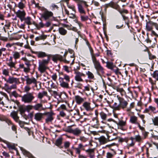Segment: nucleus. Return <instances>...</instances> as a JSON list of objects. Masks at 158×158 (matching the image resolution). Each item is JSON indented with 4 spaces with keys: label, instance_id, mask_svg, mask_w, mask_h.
<instances>
[{
    "label": "nucleus",
    "instance_id": "obj_1",
    "mask_svg": "<svg viewBox=\"0 0 158 158\" xmlns=\"http://www.w3.org/2000/svg\"><path fill=\"white\" fill-rule=\"evenodd\" d=\"M40 10L42 11L40 14L41 17L45 20H54L55 19L54 14L52 11L48 10L47 8L42 7Z\"/></svg>",
    "mask_w": 158,
    "mask_h": 158
},
{
    "label": "nucleus",
    "instance_id": "obj_2",
    "mask_svg": "<svg viewBox=\"0 0 158 158\" xmlns=\"http://www.w3.org/2000/svg\"><path fill=\"white\" fill-rule=\"evenodd\" d=\"M64 52H60V54H63L62 55L61 61L64 62L69 64L71 63V64H73L74 63L75 57L70 55L68 54L67 51H64Z\"/></svg>",
    "mask_w": 158,
    "mask_h": 158
},
{
    "label": "nucleus",
    "instance_id": "obj_3",
    "mask_svg": "<svg viewBox=\"0 0 158 158\" xmlns=\"http://www.w3.org/2000/svg\"><path fill=\"white\" fill-rule=\"evenodd\" d=\"M118 100L119 101L118 105L114 107V109L116 110H119L121 108L123 109L126 108L128 104V102L123 98L120 97L119 95L116 96Z\"/></svg>",
    "mask_w": 158,
    "mask_h": 158
},
{
    "label": "nucleus",
    "instance_id": "obj_4",
    "mask_svg": "<svg viewBox=\"0 0 158 158\" xmlns=\"http://www.w3.org/2000/svg\"><path fill=\"white\" fill-rule=\"evenodd\" d=\"M92 61L98 75L101 76L104 74V69L96 58L93 57Z\"/></svg>",
    "mask_w": 158,
    "mask_h": 158
},
{
    "label": "nucleus",
    "instance_id": "obj_5",
    "mask_svg": "<svg viewBox=\"0 0 158 158\" xmlns=\"http://www.w3.org/2000/svg\"><path fill=\"white\" fill-rule=\"evenodd\" d=\"M50 59L48 57L46 60L44 59L39 63L38 70L41 73L44 72L47 69L46 65L49 62Z\"/></svg>",
    "mask_w": 158,
    "mask_h": 158
},
{
    "label": "nucleus",
    "instance_id": "obj_6",
    "mask_svg": "<svg viewBox=\"0 0 158 158\" xmlns=\"http://www.w3.org/2000/svg\"><path fill=\"white\" fill-rule=\"evenodd\" d=\"M22 101L25 103H30L34 99L33 93H29L21 96Z\"/></svg>",
    "mask_w": 158,
    "mask_h": 158
},
{
    "label": "nucleus",
    "instance_id": "obj_7",
    "mask_svg": "<svg viewBox=\"0 0 158 158\" xmlns=\"http://www.w3.org/2000/svg\"><path fill=\"white\" fill-rule=\"evenodd\" d=\"M54 114H55L52 111L50 112H44V116H46V118L45 119L46 123H48L49 122H52L54 119L53 116Z\"/></svg>",
    "mask_w": 158,
    "mask_h": 158
},
{
    "label": "nucleus",
    "instance_id": "obj_8",
    "mask_svg": "<svg viewBox=\"0 0 158 158\" xmlns=\"http://www.w3.org/2000/svg\"><path fill=\"white\" fill-rule=\"evenodd\" d=\"M117 2H118L115 3L113 1H111L110 2L105 4L104 5L105 10H106L108 8L111 7L118 10L120 6L118 4H117Z\"/></svg>",
    "mask_w": 158,
    "mask_h": 158
},
{
    "label": "nucleus",
    "instance_id": "obj_9",
    "mask_svg": "<svg viewBox=\"0 0 158 158\" xmlns=\"http://www.w3.org/2000/svg\"><path fill=\"white\" fill-rule=\"evenodd\" d=\"M153 26V22L149 21L147 23L146 27V29L148 31H151L152 34L154 35L158 36V35L152 30Z\"/></svg>",
    "mask_w": 158,
    "mask_h": 158
},
{
    "label": "nucleus",
    "instance_id": "obj_10",
    "mask_svg": "<svg viewBox=\"0 0 158 158\" xmlns=\"http://www.w3.org/2000/svg\"><path fill=\"white\" fill-rule=\"evenodd\" d=\"M25 80L26 82V84L30 85L31 84H33L35 85H37V81L36 80L34 77H32L31 78L29 77L28 76H25Z\"/></svg>",
    "mask_w": 158,
    "mask_h": 158
},
{
    "label": "nucleus",
    "instance_id": "obj_11",
    "mask_svg": "<svg viewBox=\"0 0 158 158\" xmlns=\"http://www.w3.org/2000/svg\"><path fill=\"white\" fill-rule=\"evenodd\" d=\"M66 131L73 134L76 136L79 135L81 133V131L79 128H77L74 129H73L70 127L68 128Z\"/></svg>",
    "mask_w": 158,
    "mask_h": 158
},
{
    "label": "nucleus",
    "instance_id": "obj_12",
    "mask_svg": "<svg viewBox=\"0 0 158 158\" xmlns=\"http://www.w3.org/2000/svg\"><path fill=\"white\" fill-rule=\"evenodd\" d=\"M48 56L49 59L52 58V60L55 62H56L58 60L61 61L62 55L61 54H56L52 55L49 54Z\"/></svg>",
    "mask_w": 158,
    "mask_h": 158
},
{
    "label": "nucleus",
    "instance_id": "obj_13",
    "mask_svg": "<svg viewBox=\"0 0 158 158\" xmlns=\"http://www.w3.org/2000/svg\"><path fill=\"white\" fill-rule=\"evenodd\" d=\"M15 13L17 17L19 18L21 21L24 18L26 15V13L24 10H19L17 12H15Z\"/></svg>",
    "mask_w": 158,
    "mask_h": 158
},
{
    "label": "nucleus",
    "instance_id": "obj_14",
    "mask_svg": "<svg viewBox=\"0 0 158 158\" xmlns=\"http://www.w3.org/2000/svg\"><path fill=\"white\" fill-rule=\"evenodd\" d=\"M72 148L74 150L76 153L78 154L79 156L81 155L80 153L81 150H85V146L82 143H79L78 144V146L77 148L73 147Z\"/></svg>",
    "mask_w": 158,
    "mask_h": 158
},
{
    "label": "nucleus",
    "instance_id": "obj_15",
    "mask_svg": "<svg viewBox=\"0 0 158 158\" xmlns=\"http://www.w3.org/2000/svg\"><path fill=\"white\" fill-rule=\"evenodd\" d=\"M100 117L102 121L101 122L103 123L106 124L107 121L111 122V121H109L108 120L110 118H108L107 115L105 113L103 112H101L99 114Z\"/></svg>",
    "mask_w": 158,
    "mask_h": 158
},
{
    "label": "nucleus",
    "instance_id": "obj_16",
    "mask_svg": "<svg viewBox=\"0 0 158 158\" xmlns=\"http://www.w3.org/2000/svg\"><path fill=\"white\" fill-rule=\"evenodd\" d=\"M44 118V113L38 112L34 115V119L37 121H41Z\"/></svg>",
    "mask_w": 158,
    "mask_h": 158
},
{
    "label": "nucleus",
    "instance_id": "obj_17",
    "mask_svg": "<svg viewBox=\"0 0 158 158\" xmlns=\"http://www.w3.org/2000/svg\"><path fill=\"white\" fill-rule=\"evenodd\" d=\"M0 142H2L5 143L6 144L7 146V147L9 150H16V148L14 144L11 143L6 140H3L0 137Z\"/></svg>",
    "mask_w": 158,
    "mask_h": 158
},
{
    "label": "nucleus",
    "instance_id": "obj_18",
    "mask_svg": "<svg viewBox=\"0 0 158 158\" xmlns=\"http://www.w3.org/2000/svg\"><path fill=\"white\" fill-rule=\"evenodd\" d=\"M90 123L92 127H93L96 128H98L99 126V121L96 118H93Z\"/></svg>",
    "mask_w": 158,
    "mask_h": 158
},
{
    "label": "nucleus",
    "instance_id": "obj_19",
    "mask_svg": "<svg viewBox=\"0 0 158 158\" xmlns=\"http://www.w3.org/2000/svg\"><path fill=\"white\" fill-rule=\"evenodd\" d=\"M91 103L87 102H84L82 105L83 108L87 111H91L93 110L91 106Z\"/></svg>",
    "mask_w": 158,
    "mask_h": 158
},
{
    "label": "nucleus",
    "instance_id": "obj_20",
    "mask_svg": "<svg viewBox=\"0 0 158 158\" xmlns=\"http://www.w3.org/2000/svg\"><path fill=\"white\" fill-rule=\"evenodd\" d=\"M75 74V80L78 81H83V80L81 78L82 76L85 77V75L82 73L80 72H77L74 73Z\"/></svg>",
    "mask_w": 158,
    "mask_h": 158
},
{
    "label": "nucleus",
    "instance_id": "obj_21",
    "mask_svg": "<svg viewBox=\"0 0 158 158\" xmlns=\"http://www.w3.org/2000/svg\"><path fill=\"white\" fill-rule=\"evenodd\" d=\"M85 98H83L78 95L75 96V100L78 105H80L84 102Z\"/></svg>",
    "mask_w": 158,
    "mask_h": 158
},
{
    "label": "nucleus",
    "instance_id": "obj_22",
    "mask_svg": "<svg viewBox=\"0 0 158 158\" xmlns=\"http://www.w3.org/2000/svg\"><path fill=\"white\" fill-rule=\"evenodd\" d=\"M109 121H112L116 123L117 125L121 127L125 126L126 124V122L123 120H119L118 122H117L112 118H110L108 120Z\"/></svg>",
    "mask_w": 158,
    "mask_h": 158
},
{
    "label": "nucleus",
    "instance_id": "obj_23",
    "mask_svg": "<svg viewBox=\"0 0 158 158\" xmlns=\"http://www.w3.org/2000/svg\"><path fill=\"white\" fill-rule=\"evenodd\" d=\"M35 54L39 58H43L46 57L48 58L49 55V54H47L45 52L42 51L36 52Z\"/></svg>",
    "mask_w": 158,
    "mask_h": 158
},
{
    "label": "nucleus",
    "instance_id": "obj_24",
    "mask_svg": "<svg viewBox=\"0 0 158 158\" xmlns=\"http://www.w3.org/2000/svg\"><path fill=\"white\" fill-rule=\"evenodd\" d=\"M33 109L35 110L39 111L44 110V108L43 107V104L41 103H37L33 106Z\"/></svg>",
    "mask_w": 158,
    "mask_h": 158
},
{
    "label": "nucleus",
    "instance_id": "obj_25",
    "mask_svg": "<svg viewBox=\"0 0 158 158\" xmlns=\"http://www.w3.org/2000/svg\"><path fill=\"white\" fill-rule=\"evenodd\" d=\"M60 7L57 3H52L49 6V8L52 12L56 11L59 10Z\"/></svg>",
    "mask_w": 158,
    "mask_h": 158
},
{
    "label": "nucleus",
    "instance_id": "obj_26",
    "mask_svg": "<svg viewBox=\"0 0 158 158\" xmlns=\"http://www.w3.org/2000/svg\"><path fill=\"white\" fill-rule=\"evenodd\" d=\"M19 82V79L18 78L13 77H10L7 81V83L11 84L14 83L15 84H17Z\"/></svg>",
    "mask_w": 158,
    "mask_h": 158
},
{
    "label": "nucleus",
    "instance_id": "obj_27",
    "mask_svg": "<svg viewBox=\"0 0 158 158\" xmlns=\"http://www.w3.org/2000/svg\"><path fill=\"white\" fill-rule=\"evenodd\" d=\"M26 2V0H21L17 5V6L21 10H23L25 7Z\"/></svg>",
    "mask_w": 158,
    "mask_h": 158
},
{
    "label": "nucleus",
    "instance_id": "obj_28",
    "mask_svg": "<svg viewBox=\"0 0 158 158\" xmlns=\"http://www.w3.org/2000/svg\"><path fill=\"white\" fill-rule=\"evenodd\" d=\"M18 111H13L10 114V116L16 122L19 121V117L18 116Z\"/></svg>",
    "mask_w": 158,
    "mask_h": 158
},
{
    "label": "nucleus",
    "instance_id": "obj_29",
    "mask_svg": "<svg viewBox=\"0 0 158 158\" xmlns=\"http://www.w3.org/2000/svg\"><path fill=\"white\" fill-rule=\"evenodd\" d=\"M130 122L132 124L136 125H137L139 123L138 121V118L135 115L130 117Z\"/></svg>",
    "mask_w": 158,
    "mask_h": 158
},
{
    "label": "nucleus",
    "instance_id": "obj_30",
    "mask_svg": "<svg viewBox=\"0 0 158 158\" xmlns=\"http://www.w3.org/2000/svg\"><path fill=\"white\" fill-rule=\"evenodd\" d=\"M129 141H128L127 143V148H129L130 147H133L134 146L135 144V142H133L134 137H131L130 138H128Z\"/></svg>",
    "mask_w": 158,
    "mask_h": 158
},
{
    "label": "nucleus",
    "instance_id": "obj_31",
    "mask_svg": "<svg viewBox=\"0 0 158 158\" xmlns=\"http://www.w3.org/2000/svg\"><path fill=\"white\" fill-rule=\"evenodd\" d=\"M78 11L81 14H86V11L82 6V3H81L77 6Z\"/></svg>",
    "mask_w": 158,
    "mask_h": 158
},
{
    "label": "nucleus",
    "instance_id": "obj_32",
    "mask_svg": "<svg viewBox=\"0 0 158 158\" xmlns=\"http://www.w3.org/2000/svg\"><path fill=\"white\" fill-rule=\"evenodd\" d=\"M98 140L101 144H104L108 141L107 139L104 136H101L98 138Z\"/></svg>",
    "mask_w": 158,
    "mask_h": 158
},
{
    "label": "nucleus",
    "instance_id": "obj_33",
    "mask_svg": "<svg viewBox=\"0 0 158 158\" xmlns=\"http://www.w3.org/2000/svg\"><path fill=\"white\" fill-rule=\"evenodd\" d=\"M48 96V93L46 91H43L42 92H39L37 95V98L40 100H41L43 98L44 96Z\"/></svg>",
    "mask_w": 158,
    "mask_h": 158
},
{
    "label": "nucleus",
    "instance_id": "obj_34",
    "mask_svg": "<svg viewBox=\"0 0 158 158\" xmlns=\"http://www.w3.org/2000/svg\"><path fill=\"white\" fill-rule=\"evenodd\" d=\"M60 82V86L64 88L68 89L69 87V84L68 82L66 81H64L63 80H61Z\"/></svg>",
    "mask_w": 158,
    "mask_h": 158
},
{
    "label": "nucleus",
    "instance_id": "obj_35",
    "mask_svg": "<svg viewBox=\"0 0 158 158\" xmlns=\"http://www.w3.org/2000/svg\"><path fill=\"white\" fill-rule=\"evenodd\" d=\"M17 84H14L10 86H9L5 84V87L6 88L7 90L8 91H10L12 89H15L17 88Z\"/></svg>",
    "mask_w": 158,
    "mask_h": 158
},
{
    "label": "nucleus",
    "instance_id": "obj_36",
    "mask_svg": "<svg viewBox=\"0 0 158 158\" xmlns=\"http://www.w3.org/2000/svg\"><path fill=\"white\" fill-rule=\"evenodd\" d=\"M31 18L30 17H27L26 18L25 17L21 21L22 22L23 21H24V23H26L28 25H31L32 24L31 22Z\"/></svg>",
    "mask_w": 158,
    "mask_h": 158
},
{
    "label": "nucleus",
    "instance_id": "obj_37",
    "mask_svg": "<svg viewBox=\"0 0 158 158\" xmlns=\"http://www.w3.org/2000/svg\"><path fill=\"white\" fill-rule=\"evenodd\" d=\"M62 141L63 139L62 137L59 138L56 140L55 143V144L60 148H62V147H61V145L62 143Z\"/></svg>",
    "mask_w": 158,
    "mask_h": 158
},
{
    "label": "nucleus",
    "instance_id": "obj_38",
    "mask_svg": "<svg viewBox=\"0 0 158 158\" xmlns=\"http://www.w3.org/2000/svg\"><path fill=\"white\" fill-rule=\"evenodd\" d=\"M59 33L63 35H65L67 33V31L63 27H60L58 29Z\"/></svg>",
    "mask_w": 158,
    "mask_h": 158
},
{
    "label": "nucleus",
    "instance_id": "obj_39",
    "mask_svg": "<svg viewBox=\"0 0 158 158\" xmlns=\"http://www.w3.org/2000/svg\"><path fill=\"white\" fill-rule=\"evenodd\" d=\"M63 77H60L59 80L60 81V82L61 80L64 81L65 80L66 81L69 82L70 81V78L69 76L67 75L66 74H63Z\"/></svg>",
    "mask_w": 158,
    "mask_h": 158
},
{
    "label": "nucleus",
    "instance_id": "obj_40",
    "mask_svg": "<svg viewBox=\"0 0 158 158\" xmlns=\"http://www.w3.org/2000/svg\"><path fill=\"white\" fill-rule=\"evenodd\" d=\"M85 14H80L81 19L82 21H86L89 19V17Z\"/></svg>",
    "mask_w": 158,
    "mask_h": 158
},
{
    "label": "nucleus",
    "instance_id": "obj_41",
    "mask_svg": "<svg viewBox=\"0 0 158 158\" xmlns=\"http://www.w3.org/2000/svg\"><path fill=\"white\" fill-rule=\"evenodd\" d=\"M65 51H67L68 54L75 58V52L73 49L69 48L68 50H66Z\"/></svg>",
    "mask_w": 158,
    "mask_h": 158
},
{
    "label": "nucleus",
    "instance_id": "obj_42",
    "mask_svg": "<svg viewBox=\"0 0 158 158\" xmlns=\"http://www.w3.org/2000/svg\"><path fill=\"white\" fill-rule=\"evenodd\" d=\"M47 37V36L46 35H41L39 36L36 37L35 38V40L36 41H38L41 40H44Z\"/></svg>",
    "mask_w": 158,
    "mask_h": 158
},
{
    "label": "nucleus",
    "instance_id": "obj_43",
    "mask_svg": "<svg viewBox=\"0 0 158 158\" xmlns=\"http://www.w3.org/2000/svg\"><path fill=\"white\" fill-rule=\"evenodd\" d=\"M86 74L88 76V78L90 79H93L94 78V75L93 74L89 71H87Z\"/></svg>",
    "mask_w": 158,
    "mask_h": 158
},
{
    "label": "nucleus",
    "instance_id": "obj_44",
    "mask_svg": "<svg viewBox=\"0 0 158 158\" xmlns=\"http://www.w3.org/2000/svg\"><path fill=\"white\" fill-rule=\"evenodd\" d=\"M13 56L15 60L19 58L20 56V53L17 52H13Z\"/></svg>",
    "mask_w": 158,
    "mask_h": 158
},
{
    "label": "nucleus",
    "instance_id": "obj_45",
    "mask_svg": "<svg viewBox=\"0 0 158 158\" xmlns=\"http://www.w3.org/2000/svg\"><path fill=\"white\" fill-rule=\"evenodd\" d=\"M143 138L139 135H136L134 138V139H135L136 142H140L142 141Z\"/></svg>",
    "mask_w": 158,
    "mask_h": 158
},
{
    "label": "nucleus",
    "instance_id": "obj_46",
    "mask_svg": "<svg viewBox=\"0 0 158 158\" xmlns=\"http://www.w3.org/2000/svg\"><path fill=\"white\" fill-rule=\"evenodd\" d=\"M122 16L123 18V19L125 21V23L127 25V26L129 27V19L128 17L126 16L123 15H122Z\"/></svg>",
    "mask_w": 158,
    "mask_h": 158
},
{
    "label": "nucleus",
    "instance_id": "obj_47",
    "mask_svg": "<svg viewBox=\"0 0 158 158\" xmlns=\"http://www.w3.org/2000/svg\"><path fill=\"white\" fill-rule=\"evenodd\" d=\"M106 63V67L111 70L113 69L114 67V65H113V64L112 62H107Z\"/></svg>",
    "mask_w": 158,
    "mask_h": 158
},
{
    "label": "nucleus",
    "instance_id": "obj_48",
    "mask_svg": "<svg viewBox=\"0 0 158 158\" xmlns=\"http://www.w3.org/2000/svg\"><path fill=\"white\" fill-rule=\"evenodd\" d=\"M22 152L24 155L27 156L28 157H32V158H35L33 157L32 156V155L30 152H28L27 151L25 150H23L22 151Z\"/></svg>",
    "mask_w": 158,
    "mask_h": 158
},
{
    "label": "nucleus",
    "instance_id": "obj_49",
    "mask_svg": "<svg viewBox=\"0 0 158 158\" xmlns=\"http://www.w3.org/2000/svg\"><path fill=\"white\" fill-rule=\"evenodd\" d=\"M153 77L154 78L156 81H158V71L156 70L152 74Z\"/></svg>",
    "mask_w": 158,
    "mask_h": 158
},
{
    "label": "nucleus",
    "instance_id": "obj_50",
    "mask_svg": "<svg viewBox=\"0 0 158 158\" xmlns=\"http://www.w3.org/2000/svg\"><path fill=\"white\" fill-rule=\"evenodd\" d=\"M154 126H158V116H156L152 120Z\"/></svg>",
    "mask_w": 158,
    "mask_h": 158
},
{
    "label": "nucleus",
    "instance_id": "obj_51",
    "mask_svg": "<svg viewBox=\"0 0 158 158\" xmlns=\"http://www.w3.org/2000/svg\"><path fill=\"white\" fill-rule=\"evenodd\" d=\"M10 95L14 96L15 98H17L19 97L21 98L22 96L21 95L18 94L16 91H14L12 92L10 94Z\"/></svg>",
    "mask_w": 158,
    "mask_h": 158
},
{
    "label": "nucleus",
    "instance_id": "obj_52",
    "mask_svg": "<svg viewBox=\"0 0 158 158\" xmlns=\"http://www.w3.org/2000/svg\"><path fill=\"white\" fill-rule=\"evenodd\" d=\"M64 27L67 28L68 30H73L75 31H77V29L76 27L70 26L67 25H65Z\"/></svg>",
    "mask_w": 158,
    "mask_h": 158
},
{
    "label": "nucleus",
    "instance_id": "obj_53",
    "mask_svg": "<svg viewBox=\"0 0 158 158\" xmlns=\"http://www.w3.org/2000/svg\"><path fill=\"white\" fill-rule=\"evenodd\" d=\"M119 87V86H118L116 89L118 92H119L122 95H123L125 91L122 88H120Z\"/></svg>",
    "mask_w": 158,
    "mask_h": 158
},
{
    "label": "nucleus",
    "instance_id": "obj_54",
    "mask_svg": "<svg viewBox=\"0 0 158 158\" xmlns=\"http://www.w3.org/2000/svg\"><path fill=\"white\" fill-rule=\"evenodd\" d=\"M85 151L89 155L94 152L95 149H89L86 150H85Z\"/></svg>",
    "mask_w": 158,
    "mask_h": 158
},
{
    "label": "nucleus",
    "instance_id": "obj_55",
    "mask_svg": "<svg viewBox=\"0 0 158 158\" xmlns=\"http://www.w3.org/2000/svg\"><path fill=\"white\" fill-rule=\"evenodd\" d=\"M35 26L38 29H40L41 28L45 27L44 24L42 22L38 24H36Z\"/></svg>",
    "mask_w": 158,
    "mask_h": 158
},
{
    "label": "nucleus",
    "instance_id": "obj_56",
    "mask_svg": "<svg viewBox=\"0 0 158 158\" xmlns=\"http://www.w3.org/2000/svg\"><path fill=\"white\" fill-rule=\"evenodd\" d=\"M108 85L110 86L111 87L113 88L114 89H116L118 87L119 85H117L116 83H110V84H109Z\"/></svg>",
    "mask_w": 158,
    "mask_h": 158
},
{
    "label": "nucleus",
    "instance_id": "obj_57",
    "mask_svg": "<svg viewBox=\"0 0 158 158\" xmlns=\"http://www.w3.org/2000/svg\"><path fill=\"white\" fill-rule=\"evenodd\" d=\"M26 109L23 106H20L19 108V111L20 112V114L22 115L26 111Z\"/></svg>",
    "mask_w": 158,
    "mask_h": 158
},
{
    "label": "nucleus",
    "instance_id": "obj_58",
    "mask_svg": "<svg viewBox=\"0 0 158 158\" xmlns=\"http://www.w3.org/2000/svg\"><path fill=\"white\" fill-rule=\"evenodd\" d=\"M7 64V65L9 66L10 68H15V65L16 63L15 62H8Z\"/></svg>",
    "mask_w": 158,
    "mask_h": 158
},
{
    "label": "nucleus",
    "instance_id": "obj_59",
    "mask_svg": "<svg viewBox=\"0 0 158 158\" xmlns=\"http://www.w3.org/2000/svg\"><path fill=\"white\" fill-rule=\"evenodd\" d=\"M135 106V103L133 102L131 103L130 105V106L129 108H127L126 110L127 112H129L131 111V110Z\"/></svg>",
    "mask_w": 158,
    "mask_h": 158
},
{
    "label": "nucleus",
    "instance_id": "obj_60",
    "mask_svg": "<svg viewBox=\"0 0 158 158\" xmlns=\"http://www.w3.org/2000/svg\"><path fill=\"white\" fill-rule=\"evenodd\" d=\"M67 6L69 8L72 10L73 11H74V12H75V13H76V10L75 7L74 5H69V4L67 5Z\"/></svg>",
    "mask_w": 158,
    "mask_h": 158
},
{
    "label": "nucleus",
    "instance_id": "obj_61",
    "mask_svg": "<svg viewBox=\"0 0 158 158\" xmlns=\"http://www.w3.org/2000/svg\"><path fill=\"white\" fill-rule=\"evenodd\" d=\"M80 66L79 65L74 67L73 70L74 73L77 72H79L78 71V70L80 69Z\"/></svg>",
    "mask_w": 158,
    "mask_h": 158
},
{
    "label": "nucleus",
    "instance_id": "obj_62",
    "mask_svg": "<svg viewBox=\"0 0 158 158\" xmlns=\"http://www.w3.org/2000/svg\"><path fill=\"white\" fill-rule=\"evenodd\" d=\"M149 107V109L150 111L154 112V113H156V112H155V111H156V107L153 106H150Z\"/></svg>",
    "mask_w": 158,
    "mask_h": 158
},
{
    "label": "nucleus",
    "instance_id": "obj_63",
    "mask_svg": "<svg viewBox=\"0 0 158 158\" xmlns=\"http://www.w3.org/2000/svg\"><path fill=\"white\" fill-rule=\"evenodd\" d=\"M16 122L19 123V125L21 127H23L25 124V122H24L20 121L19 120V121Z\"/></svg>",
    "mask_w": 158,
    "mask_h": 158
},
{
    "label": "nucleus",
    "instance_id": "obj_64",
    "mask_svg": "<svg viewBox=\"0 0 158 158\" xmlns=\"http://www.w3.org/2000/svg\"><path fill=\"white\" fill-rule=\"evenodd\" d=\"M149 57L150 60H152L156 58V57L152 55L150 52H148Z\"/></svg>",
    "mask_w": 158,
    "mask_h": 158
}]
</instances>
